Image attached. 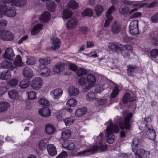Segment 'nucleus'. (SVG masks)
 Returning <instances> with one entry per match:
<instances>
[{"label":"nucleus","mask_w":158,"mask_h":158,"mask_svg":"<svg viewBox=\"0 0 158 158\" xmlns=\"http://www.w3.org/2000/svg\"><path fill=\"white\" fill-rule=\"evenodd\" d=\"M132 116L131 113L128 114L126 117L123 123H118L117 124H113L112 122L109 121L105 124L108 125L106 127L107 141L110 144L114 142V136L113 133H118L119 131V126L123 130H125L129 131L131 129L130 122Z\"/></svg>","instance_id":"nucleus-1"},{"label":"nucleus","mask_w":158,"mask_h":158,"mask_svg":"<svg viewBox=\"0 0 158 158\" xmlns=\"http://www.w3.org/2000/svg\"><path fill=\"white\" fill-rule=\"evenodd\" d=\"M9 17H14L15 16L16 12L14 7H8L5 4L0 5V17H2V14Z\"/></svg>","instance_id":"nucleus-2"},{"label":"nucleus","mask_w":158,"mask_h":158,"mask_svg":"<svg viewBox=\"0 0 158 158\" xmlns=\"http://www.w3.org/2000/svg\"><path fill=\"white\" fill-rule=\"evenodd\" d=\"M98 149V146L95 144L91 146L89 148L78 152L75 154V156L80 157L88 156L95 152Z\"/></svg>","instance_id":"nucleus-3"},{"label":"nucleus","mask_w":158,"mask_h":158,"mask_svg":"<svg viewBox=\"0 0 158 158\" xmlns=\"http://www.w3.org/2000/svg\"><path fill=\"white\" fill-rule=\"evenodd\" d=\"M12 33L6 30H3L0 32V38L4 40H11L14 38Z\"/></svg>","instance_id":"nucleus-4"},{"label":"nucleus","mask_w":158,"mask_h":158,"mask_svg":"<svg viewBox=\"0 0 158 158\" xmlns=\"http://www.w3.org/2000/svg\"><path fill=\"white\" fill-rule=\"evenodd\" d=\"M114 7L113 6H111L106 13V19L105 20L104 24L105 27H108L112 20L113 17L110 15L114 10Z\"/></svg>","instance_id":"nucleus-5"},{"label":"nucleus","mask_w":158,"mask_h":158,"mask_svg":"<svg viewBox=\"0 0 158 158\" xmlns=\"http://www.w3.org/2000/svg\"><path fill=\"white\" fill-rule=\"evenodd\" d=\"M138 21L134 20L132 21L129 26V32L132 35H137L139 32L138 27Z\"/></svg>","instance_id":"nucleus-6"},{"label":"nucleus","mask_w":158,"mask_h":158,"mask_svg":"<svg viewBox=\"0 0 158 158\" xmlns=\"http://www.w3.org/2000/svg\"><path fill=\"white\" fill-rule=\"evenodd\" d=\"M43 80L40 77L34 78L31 82V87L34 89L38 90L42 86Z\"/></svg>","instance_id":"nucleus-7"},{"label":"nucleus","mask_w":158,"mask_h":158,"mask_svg":"<svg viewBox=\"0 0 158 158\" xmlns=\"http://www.w3.org/2000/svg\"><path fill=\"white\" fill-rule=\"evenodd\" d=\"M4 3H10L12 5L19 7H23L26 3V0H4Z\"/></svg>","instance_id":"nucleus-8"},{"label":"nucleus","mask_w":158,"mask_h":158,"mask_svg":"<svg viewBox=\"0 0 158 158\" xmlns=\"http://www.w3.org/2000/svg\"><path fill=\"white\" fill-rule=\"evenodd\" d=\"M147 129L146 130V134L147 135L148 138L151 139H154L156 137V133L153 130V127L150 125L147 126L145 125Z\"/></svg>","instance_id":"nucleus-9"},{"label":"nucleus","mask_w":158,"mask_h":158,"mask_svg":"<svg viewBox=\"0 0 158 158\" xmlns=\"http://www.w3.org/2000/svg\"><path fill=\"white\" fill-rule=\"evenodd\" d=\"M103 134L102 133H100L99 135L97 137H94V140L97 139L98 141H97L96 142L98 143L100 145V148L98 147V150L99 148L102 151L106 150L107 149V145L105 144H102V141L103 140ZM98 146V145H97Z\"/></svg>","instance_id":"nucleus-10"},{"label":"nucleus","mask_w":158,"mask_h":158,"mask_svg":"<svg viewBox=\"0 0 158 158\" xmlns=\"http://www.w3.org/2000/svg\"><path fill=\"white\" fill-rule=\"evenodd\" d=\"M122 45L115 42H110L108 43V48L111 50L117 53L121 52L120 48Z\"/></svg>","instance_id":"nucleus-11"},{"label":"nucleus","mask_w":158,"mask_h":158,"mask_svg":"<svg viewBox=\"0 0 158 158\" xmlns=\"http://www.w3.org/2000/svg\"><path fill=\"white\" fill-rule=\"evenodd\" d=\"M15 54L13 50L11 48H8L3 54V57L8 60H12L15 57Z\"/></svg>","instance_id":"nucleus-12"},{"label":"nucleus","mask_w":158,"mask_h":158,"mask_svg":"<svg viewBox=\"0 0 158 158\" xmlns=\"http://www.w3.org/2000/svg\"><path fill=\"white\" fill-rule=\"evenodd\" d=\"M38 71L39 74L42 77H46L49 75L50 70L45 66L42 67L41 65L38 66Z\"/></svg>","instance_id":"nucleus-13"},{"label":"nucleus","mask_w":158,"mask_h":158,"mask_svg":"<svg viewBox=\"0 0 158 158\" xmlns=\"http://www.w3.org/2000/svg\"><path fill=\"white\" fill-rule=\"evenodd\" d=\"M132 49V47L130 45H122L120 48L121 52L123 56L124 57H127L130 56L129 51Z\"/></svg>","instance_id":"nucleus-14"},{"label":"nucleus","mask_w":158,"mask_h":158,"mask_svg":"<svg viewBox=\"0 0 158 158\" xmlns=\"http://www.w3.org/2000/svg\"><path fill=\"white\" fill-rule=\"evenodd\" d=\"M135 156V158H148L147 152L143 149H137L134 152Z\"/></svg>","instance_id":"nucleus-15"},{"label":"nucleus","mask_w":158,"mask_h":158,"mask_svg":"<svg viewBox=\"0 0 158 158\" xmlns=\"http://www.w3.org/2000/svg\"><path fill=\"white\" fill-rule=\"evenodd\" d=\"M51 95L55 99H59L62 94V90L60 88H57L51 91Z\"/></svg>","instance_id":"nucleus-16"},{"label":"nucleus","mask_w":158,"mask_h":158,"mask_svg":"<svg viewBox=\"0 0 158 158\" xmlns=\"http://www.w3.org/2000/svg\"><path fill=\"white\" fill-rule=\"evenodd\" d=\"M121 25L117 22L113 23L111 27V31L113 34L119 33L121 30Z\"/></svg>","instance_id":"nucleus-17"},{"label":"nucleus","mask_w":158,"mask_h":158,"mask_svg":"<svg viewBox=\"0 0 158 158\" xmlns=\"http://www.w3.org/2000/svg\"><path fill=\"white\" fill-rule=\"evenodd\" d=\"M78 21L76 18H72L69 20L66 24V27L68 29H72L75 27L78 24Z\"/></svg>","instance_id":"nucleus-18"},{"label":"nucleus","mask_w":158,"mask_h":158,"mask_svg":"<svg viewBox=\"0 0 158 158\" xmlns=\"http://www.w3.org/2000/svg\"><path fill=\"white\" fill-rule=\"evenodd\" d=\"M141 146L140 140L136 137L134 138L132 140L131 144L132 151L133 152H135L137 149L140 147Z\"/></svg>","instance_id":"nucleus-19"},{"label":"nucleus","mask_w":158,"mask_h":158,"mask_svg":"<svg viewBox=\"0 0 158 158\" xmlns=\"http://www.w3.org/2000/svg\"><path fill=\"white\" fill-rule=\"evenodd\" d=\"M1 67L3 69H8L9 70H13L15 69L13 64L11 62L7 60H4L0 64Z\"/></svg>","instance_id":"nucleus-20"},{"label":"nucleus","mask_w":158,"mask_h":158,"mask_svg":"<svg viewBox=\"0 0 158 158\" xmlns=\"http://www.w3.org/2000/svg\"><path fill=\"white\" fill-rule=\"evenodd\" d=\"M138 71V67L134 65H129L127 66V73L129 76H132Z\"/></svg>","instance_id":"nucleus-21"},{"label":"nucleus","mask_w":158,"mask_h":158,"mask_svg":"<svg viewBox=\"0 0 158 158\" xmlns=\"http://www.w3.org/2000/svg\"><path fill=\"white\" fill-rule=\"evenodd\" d=\"M23 74L25 77L31 78L33 75V73L31 69L29 67H27L23 69Z\"/></svg>","instance_id":"nucleus-22"},{"label":"nucleus","mask_w":158,"mask_h":158,"mask_svg":"<svg viewBox=\"0 0 158 158\" xmlns=\"http://www.w3.org/2000/svg\"><path fill=\"white\" fill-rule=\"evenodd\" d=\"M45 131L47 134L52 135L54 134L56 131V129L52 124H48L45 125Z\"/></svg>","instance_id":"nucleus-23"},{"label":"nucleus","mask_w":158,"mask_h":158,"mask_svg":"<svg viewBox=\"0 0 158 158\" xmlns=\"http://www.w3.org/2000/svg\"><path fill=\"white\" fill-rule=\"evenodd\" d=\"M60 45V41L57 38H54L52 41V44L50 47L51 50L56 51L57 50Z\"/></svg>","instance_id":"nucleus-24"},{"label":"nucleus","mask_w":158,"mask_h":158,"mask_svg":"<svg viewBox=\"0 0 158 158\" xmlns=\"http://www.w3.org/2000/svg\"><path fill=\"white\" fill-rule=\"evenodd\" d=\"M47 148L48 154L50 156H53L57 154L56 148L53 144H51L48 145Z\"/></svg>","instance_id":"nucleus-25"},{"label":"nucleus","mask_w":158,"mask_h":158,"mask_svg":"<svg viewBox=\"0 0 158 158\" xmlns=\"http://www.w3.org/2000/svg\"><path fill=\"white\" fill-rule=\"evenodd\" d=\"M64 69V64L62 62L57 63L53 67V71L56 73H59L63 71Z\"/></svg>","instance_id":"nucleus-26"},{"label":"nucleus","mask_w":158,"mask_h":158,"mask_svg":"<svg viewBox=\"0 0 158 158\" xmlns=\"http://www.w3.org/2000/svg\"><path fill=\"white\" fill-rule=\"evenodd\" d=\"M51 17L50 13L48 11L44 12L40 17V20L42 22H46L50 20Z\"/></svg>","instance_id":"nucleus-27"},{"label":"nucleus","mask_w":158,"mask_h":158,"mask_svg":"<svg viewBox=\"0 0 158 158\" xmlns=\"http://www.w3.org/2000/svg\"><path fill=\"white\" fill-rule=\"evenodd\" d=\"M39 113L40 115L44 117L49 116L51 115V111L48 108L40 109L39 110Z\"/></svg>","instance_id":"nucleus-28"},{"label":"nucleus","mask_w":158,"mask_h":158,"mask_svg":"<svg viewBox=\"0 0 158 158\" xmlns=\"http://www.w3.org/2000/svg\"><path fill=\"white\" fill-rule=\"evenodd\" d=\"M30 83V80L29 79H24L20 82L19 87L22 89H24L28 87Z\"/></svg>","instance_id":"nucleus-29"},{"label":"nucleus","mask_w":158,"mask_h":158,"mask_svg":"<svg viewBox=\"0 0 158 158\" xmlns=\"http://www.w3.org/2000/svg\"><path fill=\"white\" fill-rule=\"evenodd\" d=\"M43 27L41 24H38L35 25L31 30V34L34 35L39 33L42 29Z\"/></svg>","instance_id":"nucleus-30"},{"label":"nucleus","mask_w":158,"mask_h":158,"mask_svg":"<svg viewBox=\"0 0 158 158\" xmlns=\"http://www.w3.org/2000/svg\"><path fill=\"white\" fill-rule=\"evenodd\" d=\"M134 100L133 98H131L130 94L129 93H125L122 99L123 102L124 103H126L128 102H131Z\"/></svg>","instance_id":"nucleus-31"},{"label":"nucleus","mask_w":158,"mask_h":158,"mask_svg":"<svg viewBox=\"0 0 158 158\" xmlns=\"http://www.w3.org/2000/svg\"><path fill=\"white\" fill-rule=\"evenodd\" d=\"M69 93V95L72 96H74L77 95L79 93L78 89L74 86L70 87L68 89Z\"/></svg>","instance_id":"nucleus-32"},{"label":"nucleus","mask_w":158,"mask_h":158,"mask_svg":"<svg viewBox=\"0 0 158 158\" xmlns=\"http://www.w3.org/2000/svg\"><path fill=\"white\" fill-rule=\"evenodd\" d=\"M71 134V131L69 129H66L62 131L61 137L65 140L69 138Z\"/></svg>","instance_id":"nucleus-33"},{"label":"nucleus","mask_w":158,"mask_h":158,"mask_svg":"<svg viewBox=\"0 0 158 158\" xmlns=\"http://www.w3.org/2000/svg\"><path fill=\"white\" fill-rule=\"evenodd\" d=\"M117 62L118 61L116 59L110 58L107 61V64L109 67L112 69L117 66Z\"/></svg>","instance_id":"nucleus-34"},{"label":"nucleus","mask_w":158,"mask_h":158,"mask_svg":"<svg viewBox=\"0 0 158 158\" xmlns=\"http://www.w3.org/2000/svg\"><path fill=\"white\" fill-rule=\"evenodd\" d=\"M87 111V109L85 108L77 109L75 112L76 115L78 117H81L85 114Z\"/></svg>","instance_id":"nucleus-35"},{"label":"nucleus","mask_w":158,"mask_h":158,"mask_svg":"<svg viewBox=\"0 0 158 158\" xmlns=\"http://www.w3.org/2000/svg\"><path fill=\"white\" fill-rule=\"evenodd\" d=\"M67 6L68 7L72 9H76L78 6V4L75 1L73 0H70L67 4Z\"/></svg>","instance_id":"nucleus-36"},{"label":"nucleus","mask_w":158,"mask_h":158,"mask_svg":"<svg viewBox=\"0 0 158 158\" xmlns=\"http://www.w3.org/2000/svg\"><path fill=\"white\" fill-rule=\"evenodd\" d=\"M22 59L21 56L19 55H17L15 60L13 61V65L15 67V69L18 66L21 65L22 63Z\"/></svg>","instance_id":"nucleus-37"},{"label":"nucleus","mask_w":158,"mask_h":158,"mask_svg":"<svg viewBox=\"0 0 158 158\" xmlns=\"http://www.w3.org/2000/svg\"><path fill=\"white\" fill-rule=\"evenodd\" d=\"M72 13L69 9H66L64 10L63 13V18L66 19L70 17L72 15Z\"/></svg>","instance_id":"nucleus-38"},{"label":"nucleus","mask_w":158,"mask_h":158,"mask_svg":"<svg viewBox=\"0 0 158 158\" xmlns=\"http://www.w3.org/2000/svg\"><path fill=\"white\" fill-rule=\"evenodd\" d=\"M87 77L88 83L94 85L96 81L94 76L92 74H90L87 75Z\"/></svg>","instance_id":"nucleus-39"},{"label":"nucleus","mask_w":158,"mask_h":158,"mask_svg":"<svg viewBox=\"0 0 158 158\" xmlns=\"http://www.w3.org/2000/svg\"><path fill=\"white\" fill-rule=\"evenodd\" d=\"M8 94L10 98L11 99H14L18 97L19 94L15 90L12 89L8 91Z\"/></svg>","instance_id":"nucleus-40"},{"label":"nucleus","mask_w":158,"mask_h":158,"mask_svg":"<svg viewBox=\"0 0 158 158\" xmlns=\"http://www.w3.org/2000/svg\"><path fill=\"white\" fill-rule=\"evenodd\" d=\"M86 99L88 101H93L96 99L97 98L95 96V94L94 92H90L86 95Z\"/></svg>","instance_id":"nucleus-41"},{"label":"nucleus","mask_w":158,"mask_h":158,"mask_svg":"<svg viewBox=\"0 0 158 158\" xmlns=\"http://www.w3.org/2000/svg\"><path fill=\"white\" fill-rule=\"evenodd\" d=\"M10 77V75L8 74L7 71H4L0 73V79L1 80H7Z\"/></svg>","instance_id":"nucleus-42"},{"label":"nucleus","mask_w":158,"mask_h":158,"mask_svg":"<svg viewBox=\"0 0 158 158\" xmlns=\"http://www.w3.org/2000/svg\"><path fill=\"white\" fill-rule=\"evenodd\" d=\"M46 6L48 10L52 12H53L55 10L56 7V4L52 1H51L49 3L47 4Z\"/></svg>","instance_id":"nucleus-43"},{"label":"nucleus","mask_w":158,"mask_h":158,"mask_svg":"<svg viewBox=\"0 0 158 158\" xmlns=\"http://www.w3.org/2000/svg\"><path fill=\"white\" fill-rule=\"evenodd\" d=\"M74 117L71 116L64 119L63 120L66 125L67 126L72 125L74 122Z\"/></svg>","instance_id":"nucleus-44"},{"label":"nucleus","mask_w":158,"mask_h":158,"mask_svg":"<svg viewBox=\"0 0 158 158\" xmlns=\"http://www.w3.org/2000/svg\"><path fill=\"white\" fill-rule=\"evenodd\" d=\"M9 104L6 102H0V111L3 112L7 110L9 106Z\"/></svg>","instance_id":"nucleus-45"},{"label":"nucleus","mask_w":158,"mask_h":158,"mask_svg":"<svg viewBox=\"0 0 158 158\" xmlns=\"http://www.w3.org/2000/svg\"><path fill=\"white\" fill-rule=\"evenodd\" d=\"M39 103L43 106H48L50 105L49 101L46 98H41L38 101Z\"/></svg>","instance_id":"nucleus-46"},{"label":"nucleus","mask_w":158,"mask_h":158,"mask_svg":"<svg viewBox=\"0 0 158 158\" xmlns=\"http://www.w3.org/2000/svg\"><path fill=\"white\" fill-rule=\"evenodd\" d=\"M27 60L26 61V63L28 65H33L36 62L35 59L33 56H27Z\"/></svg>","instance_id":"nucleus-47"},{"label":"nucleus","mask_w":158,"mask_h":158,"mask_svg":"<svg viewBox=\"0 0 158 158\" xmlns=\"http://www.w3.org/2000/svg\"><path fill=\"white\" fill-rule=\"evenodd\" d=\"M103 10V7L101 5H97L95 8V11L98 16L100 15Z\"/></svg>","instance_id":"nucleus-48"},{"label":"nucleus","mask_w":158,"mask_h":158,"mask_svg":"<svg viewBox=\"0 0 158 158\" xmlns=\"http://www.w3.org/2000/svg\"><path fill=\"white\" fill-rule=\"evenodd\" d=\"M39 61L42 67L45 66V65H47L50 63V58L49 57L45 58H40L39 60Z\"/></svg>","instance_id":"nucleus-49"},{"label":"nucleus","mask_w":158,"mask_h":158,"mask_svg":"<svg viewBox=\"0 0 158 158\" xmlns=\"http://www.w3.org/2000/svg\"><path fill=\"white\" fill-rule=\"evenodd\" d=\"M154 34L152 40V43L153 45L157 46L158 45V33L157 31L155 32Z\"/></svg>","instance_id":"nucleus-50"},{"label":"nucleus","mask_w":158,"mask_h":158,"mask_svg":"<svg viewBox=\"0 0 158 158\" xmlns=\"http://www.w3.org/2000/svg\"><path fill=\"white\" fill-rule=\"evenodd\" d=\"M92 15L93 11L90 9H87L81 13V15L82 16L91 17Z\"/></svg>","instance_id":"nucleus-51"},{"label":"nucleus","mask_w":158,"mask_h":158,"mask_svg":"<svg viewBox=\"0 0 158 158\" xmlns=\"http://www.w3.org/2000/svg\"><path fill=\"white\" fill-rule=\"evenodd\" d=\"M63 146L64 148H66V149L69 150H73L75 148L74 144L73 143L71 142L68 143L67 145H65L64 143L63 144Z\"/></svg>","instance_id":"nucleus-52"},{"label":"nucleus","mask_w":158,"mask_h":158,"mask_svg":"<svg viewBox=\"0 0 158 158\" xmlns=\"http://www.w3.org/2000/svg\"><path fill=\"white\" fill-rule=\"evenodd\" d=\"M45 141V140L42 139L38 143V146L40 149L43 150L45 149L46 143Z\"/></svg>","instance_id":"nucleus-53"},{"label":"nucleus","mask_w":158,"mask_h":158,"mask_svg":"<svg viewBox=\"0 0 158 158\" xmlns=\"http://www.w3.org/2000/svg\"><path fill=\"white\" fill-rule=\"evenodd\" d=\"M88 73L87 70L82 68H80L77 72V74L78 76H80L86 74Z\"/></svg>","instance_id":"nucleus-54"},{"label":"nucleus","mask_w":158,"mask_h":158,"mask_svg":"<svg viewBox=\"0 0 158 158\" xmlns=\"http://www.w3.org/2000/svg\"><path fill=\"white\" fill-rule=\"evenodd\" d=\"M77 104L76 100L73 98H70L67 102V106L70 107H73Z\"/></svg>","instance_id":"nucleus-55"},{"label":"nucleus","mask_w":158,"mask_h":158,"mask_svg":"<svg viewBox=\"0 0 158 158\" xmlns=\"http://www.w3.org/2000/svg\"><path fill=\"white\" fill-rule=\"evenodd\" d=\"M119 90L117 87H115L113 90V92L111 94V97L112 98H113L116 97L118 94Z\"/></svg>","instance_id":"nucleus-56"},{"label":"nucleus","mask_w":158,"mask_h":158,"mask_svg":"<svg viewBox=\"0 0 158 158\" xmlns=\"http://www.w3.org/2000/svg\"><path fill=\"white\" fill-rule=\"evenodd\" d=\"M105 88L104 86H102V85H96L94 91L96 93H100L103 91Z\"/></svg>","instance_id":"nucleus-57"},{"label":"nucleus","mask_w":158,"mask_h":158,"mask_svg":"<svg viewBox=\"0 0 158 158\" xmlns=\"http://www.w3.org/2000/svg\"><path fill=\"white\" fill-rule=\"evenodd\" d=\"M28 99L30 100L34 99L36 97L35 92L33 91H30L27 92Z\"/></svg>","instance_id":"nucleus-58"},{"label":"nucleus","mask_w":158,"mask_h":158,"mask_svg":"<svg viewBox=\"0 0 158 158\" xmlns=\"http://www.w3.org/2000/svg\"><path fill=\"white\" fill-rule=\"evenodd\" d=\"M150 20L153 23H157L158 22V12L156 13L152 16Z\"/></svg>","instance_id":"nucleus-59"},{"label":"nucleus","mask_w":158,"mask_h":158,"mask_svg":"<svg viewBox=\"0 0 158 158\" xmlns=\"http://www.w3.org/2000/svg\"><path fill=\"white\" fill-rule=\"evenodd\" d=\"M78 83L82 86L85 85L87 84L86 78L84 77H81L78 80Z\"/></svg>","instance_id":"nucleus-60"},{"label":"nucleus","mask_w":158,"mask_h":158,"mask_svg":"<svg viewBox=\"0 0 158 158\" xmlns=\"http://www.w3.org/2000/svg\"><path fill=\"white\" fill-rule=\"evenodd\" d=\"M106 100L105 99H101L97 101L95 103V104L97 106L103 105L106 104Z\"/></svg>","instance_id":"nucleus-61"},{"label":"nucleus","mask_w":158,"mask_h":158,"mask_svg":"<svg viewBox=\"0 0 158 158\" xmlns=\"http://www.w3.org/2000/svg\"><path fill=\"white\" fill-rule=\"evenodd\" d=\"M18 81L15 78H13L9 81V85L11 86H15L18 84Z\"/></svg>","instance_id":"nucleus-62"},{"label":"nucleus","mask_w":158,"mask_h":158,"mask_svg":"<svg viewBox=\"0 0 158 158\" xmlns=\"http://www.w3.org/2000/svg\"><path fill=\"white\" fill-rule=\"evenodd\" d=\"M128 8L127 6L121 7L119 10L120 13L122 14H124L128 12Z\"/></svg>","instance_id":"nucleus-63"},{"label":"nucleus","mask_w":158,"mask_h":158,"mask_svg":"<svg viewBox=\"0 0 158 158\" xmlns=\"http://www.w3.org/2000/svg\"><path fill=\"white\" fill-rule=\"evenodd\" d=\"M151 56L153 58H155L158 55V50L153 49L150 52Z\"/></svg>","instance_id":"nucleus-64"}]
</instances>
